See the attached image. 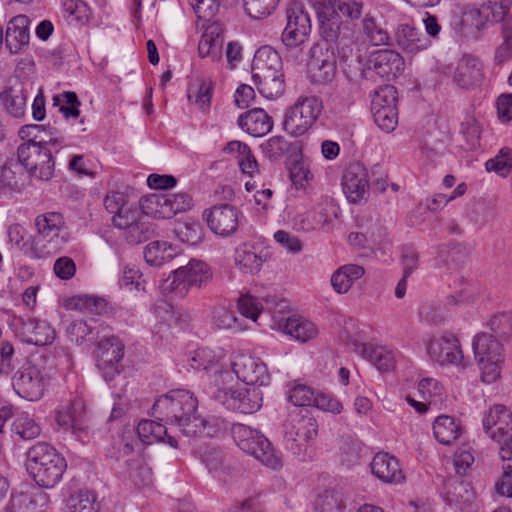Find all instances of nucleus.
Wrapping results in <instances>:
<instances>
[{
    "instance_id": "nucleus-44",
    "label": "nucleus",
    "mask_w": 512,
    "mask_h": 512,
    "mask_svg": "<svg viewBox=\"0 0 512 512\" xmlns=\"http://www.w3.org/2000/svg\"><path fill=\"white\" fill-rule=\"evenodd\" d=\"M346 497L341 489L333 488L321 493L316 502V512H344Z\"/></svg>"
},
{
    "instance_id": "nucleus-35",
    "label": "nucleus",
    "mask_w": 512,
    "mask_h": 512,
    "mask_svg": "<svg viewBox=\"0 0 512 512\" xmlns=\"http://www.w3.org/2000/svg\"><path fill=\"white\" fill-rule=\"evenodd\" d=\"M258 91L268 99L281 96L285 90L284 74L282 71L252 75Z\"/></svg>"
},
{
    "instance_id": "nucleus-27",
    "label": "nucleus",
    "mask_w": 512,
    "mask_h": 512,
    "mask_svg": "<svg viewBox=\"0 0 512 512\" xmlns=\"http://www.w3.org/2000/svg\"><path fill=\"white\" fill-rule=\"evenodd\" d=\"M482 65L478 59L463 57L454 69L453 80L463 89L478 86L482 80Z\"/></svg>"
},
{
    "instance_id": "nucleus-59",
    "label": "nucleus",
    "mask_w": 512,
    "mask_h": 512,
    "mask_svg": "<svg viewBox=\"0 0 512 512\" xmlns=\"http://www.w3.org/2000/svg\"><path fill=\"white\" fill-rule=\"evenodd\" d=\"M503 460V475L497 481L495 489L501 496L512 498V454Z\"/></svg>"
},
{
    "instance_id": "nucleus-49",
    "label": "nucleus",
    "mask_w": 512,
    "mask_h": 512,
    "mask_svg": "<svg viewBox=\"0 0 512 512\" xmlns=\"http://www.w3.org/2000/svg\"><path fill=\"white\" fill-rule=\"evenodd\" d=\"M487 171H494L502 177H506L512 169V150L504 147L499 150L498 154L489 159L485 164Z\"/></svg>"
},
{
    "instance_id": "nucleus-31",
    "label": "nucleus",
    "mask_w": 512,
    "mask_h": 512,
    "mask_svg": "<svg viewBox=\"0 0 512 512\" xmlns=\"http://www.w3.org/2000/svg\"><path fill=\"white\" fill-rule=\"evenodd\" d=\"M23 339L28 344L44 346L50 344L55 338L54 329L43 320L28 319L21 327Z\"/></svg>"
},
{
    "instance_id": "nucleus-42",
    "label": "nucleus",
    "mask_w": 512,
    "mask_h": 512,
    "mask_svg": "<svg viewBox=\"0 0 512 512\" xmlns=\"http://www.w3.org/2000/svg\"><path fill=\"white\" fill-rule=\"evenodd\" d=\"M177 255V248L165 241L150 242L144 250L145 261L151 266H161Z\"/></svg>"
},
{
    "instance_id": "nucleus-14",
    "label": "nucleus",
    "mask_w": 512,
    "mask_h": 512,
    "mask_svg": "<svg viewBox=\"0 0 512 512\" xmlns=\"http://www.w3.org/2000/svg\"><path fill=\"white\" fill-rule=\"evenodd\" d=\"M96 366L105 381H111L120 372V361L124 356V343L115 335L101 334L96 341Z\"/></svg>"
},
{
    "instance_id": "nucleus-48",
    "label": "nucleus",
    "mask_w": 512,
    "mask_h": 512,
    "mask_svg": "<svg viewBox=\"0 0 512 512\" xmlns=\"http://www.w3.org/2000/svg\"><path fill=\"white\" fill-rule=\"evenodd\" d=\"M421 399L434 406L442 402L443 386L434 378H423L417 387Z\"/></svg>"
},
{
    "instance_id": "nucleus-25",
    "label": "nucleus",
    "mask_w": 512,
    "mask_h": 512,
    "mask_svg": "<svg viewBox=\"0 0 512 512\" xmlns=\"http://www.w3.org/2000/svg\"><path fill=\"white\" fill-rule=\"evenodd\" d=\"M224 43L223 27L218 22H213L205 28L198 44L199 56L210 57L218 62L222 59V47Z\"/></svg>"
},
{
    "instance_id": "nucleus-37",
    "label": "nucleus",
    "mask_w": 512,
    "mask_h": 512,
    "mask_svg": "<svg viewBox=\"0 0 512 512\" xmlns=\"http://www.w3.org/2000/svg\"><path fill=\"white\" fill-rule=\"evenodd\" d=\"M364 273V268L356 264L341 266L332 274L331 285L337 293H346L353 283L360 279Z\"/></svg>"
},
{
    "instance_id": "nucleus-10",
    "label": "nucleus",
    "mask_w": 512,
    "mask_h": 512,
    "mask_svg": "<svg viewBox=\"0 0 512 512\" xmlns=\"http://www.w3.org/2000/svg\"><path fill=\"white\" fill-rule=\"evenodd\" d=\"M322 108V102L317 97H300L284 115V130L294 137L304 135L315 123Z\"/></svg>"
},
{
    "instance_id": "nucleus-33",
    "label": "nucleus",
    "mask_w": 512,
    "mask_h": 512,
    "mask_svg": "<svg viewBox=\"0 0 512 512\" xmlns=\"http://www.w3.org/2000/svg\"><path fill=\"white\" fill-rule=\"evenodd\" d=\"M162 421L154 420H141L137 426V434L140 440L144 444H153L155 442L164 441L167 438V442L171 447H177V440L175 437L168 433V429Z\"/></svg>"
},
{
    "instance_id": "nucleus-24",
    "label": "nucleus",
    "mask_w": 512,
    "mask_h": 512,
    "mask_svg": "<svg viewBox=\"0 0 512 512\" xmlns=\"http://www.w3.org/2000/svg\"><path fill=\"white\" fill-rule=\"evenodd\" d=\"M394 36L398 47L409 54H417L431 46V40L426 35L408 24H400Z\"/></svg>"
},
{
    "instance_id": "nucleus-17",
    "label": "nucleus",
    "mask_w": 512,
    "mask_h": 512,
    "mask_svg": "<svg viewBox=\"0 0 512 512\" xmlns=\"http://www.w3.org/2000/svg\"><path fill=\"white\" fill-rule=\"evenodd\" d=\"M210 230L221 237H229L238 229V211L228 204L214 205L203 213Z\"/></svg>"
},
{
    "instance_id": "nucleus-57",
    "label": "nucleus",
    "mask_w": 512,
    "mask_h": 512,
    "mask_svg": "<svg viewBox=\"0 0 512 512\" xmlns=\"http://www.w3.org/2000/svg\"><path fill=\"white\" fill-rule=\"evenodd\" d=\"M143 216L141 210L136 207L128 206L122 209L118 215H113V225L122 230L123 233L129 229L134 223H136Z\"/></svg>"
},
{
    "instance_id": "nucleus-52",
    "label": "nucleus",
    "mask_w": 512,
    "mask_h": 512,
    "mask_svg": "<svg viewBox=\"0 0 512 512\" xmlns=\"http://www.w3.org/2000/svg\"><path fill=\"white\" fill-rule=\"evenodd\" d=\"M263 154L271 160H278L289 151L290 144L281 136H274L261 144Z\"/></svg>"
},
{
    "instance_id": "nucleus-26",
    "label": "nucleus",
    "mask_w": 512,
    "mask_h": 512,
    "mask_svg": "<svg viewBox=\"0 0 512 512\" xmlns=\"http://www.w3.org/2000/svg\"><path fill=\"white\" fill-rule=\"evenodd\" d=\"M29 24L30 19L26 15H17L9 21L5 45L10 53H18L28 45L30 39Z\"/></svg>"
},
{
    "instance_id": "nucleus-23",
    "label": "nucleus",
    "mask_w": 512,
    "mask_h": 512,
    "mask_svg": "<svg viewBox=\"0 0 512 512\" xmlns=\"http://www.w3.org/2000/svg\"><path fill=\"white\" fill-rule=\"evenodd\" d=\"M107 329V325L98 323L94 318L75 319L67 326L66 333L71 342L82 345L87 342L96 343Z\"/></svg>"
},
{
    "instance_id": "nucleus-60",
    "label": "nucleus",
    "mask_w": 512,
    "mask_h": 512,
    "mask_svg": "<svg viewBox=\"0 0 512 512\" xmlns=\"http://www.w3.org/2000/svg\"><path fill=\"white\" fill-rule=\"evenodd\" d=\"M213 322L222 329L243 330L234 312L223 307L214 311Z\"/></svg>"
},
{
    "instance_id": "nucleus-46",
    "label": "nucleus",
    "mask_w": 512,
    "mask_h": 512,
    "mask_svg": "<svg viewBox=\"0 0 512 512\" xmlns=\"http://www.w3.org/2000/svg\"><path fill=\"white\" fill-rule=\"evenodd\" d=\"M329 220V215L323 207L314 208L297 216L299 229L309 232L323 227Z\"/></svg>"
},
{
    "instance_id": "nucleus-61",
    "label": "nucleus",
    "mask_w": 512,
    "mask_h": 512,
    "mask_svg": "<svg viewBox=\"0 0 512 512\" xmlns=\"http://www.w3.org/2000/svg\"><path fill=\"white\" fill-rule=\"evenodd\" d=\"M504 362L505 359L478 361L482 381L491 384L499 379Z\"/></svg>"
},
{
    "instance_id": "nucleus-54",
    "label": "nucleus",
    "mask_w": 512,
    "mask_h": 512,
    "mask_svg": "<svg viewBox=\"0 0 512 512\" xmlns=\"http://www.w3.org/2000/svg\"><path fill=\"white\" fill-rule=\"evenodd\" d=\"M218 364L215 352L207 347L199 348L190 360V366L195 370H209Z\"/></svg>"
},
{
    "instance_id": "nucleus-5",
    "label": "nucleus",
    "mask_w": 512,
    "mask_h": 512,
    "mask_svg": "<svg viewBox=\"0 0 512 512\" xmlns=\"http://www.w3.org/2000/svg\"><path fill=\"white\" fill-rule=\"evenodd\" d=\"M319 22V32L326 42H334L340 35L341 16L358 19L362 13L361 0H310Z\"/></svg>"
},
{
    "instance_id": "nucleus-39",
    "label": "nucleus",
    "mask_w": 512,
    "mask_h": 512,
    "mask_svg": "<svg viewBox=\"0 0 512 512\" xmlns=\"http://www.w3.org/2000/svg\"><path fill=\"white\" fill-rule=\"evenodd\" d=\"M361 355L374 364L381 371L392 370L395 366V357L391 350L383 346L374 347L371 344L359 346Z\"/></svg>"
},
{
    "instance_id": "nucleus-64",
    "label": "nucleus",
    "mask_w": 512,
    "mask_h": 512,
    "mask_svg": "<svg viewBox=\"0 0 512 512\" xmlns=\"http://www.w3.org/2000/svg\"><path fill=\"white\" fill-rule=\"evenodd\" d=\"M168 209L171 212V218L179 212L188 210L191 206V198L186 193H165Z\"/></svg>"
},
{
    "instance_id": "nucleus-3",
    "label": "nucleus",
    "mask_w": 512,
    "mask_h": 512,
    "mask_svg": "<svg viewBox=\"0 0 512 512\" xmlns=\"http://www.w3.org/2000/svg\"><path fill=\"white\" fill-rule=\"evenodd\" d=\"M62 139L27 140L17 149V158L31 179L49 181L55 171L53 151L58 152Z\"/></svg>"
},
{
    "instance_id": "nucleus-28",
    "label": "nucleus",
    "mask_w": 512,
    "mask_h": 512,
    "mask_svg": "<svg viewBox=\"0 0 512 512\" xmlns=\"http://www.w3.org/2000/svg\"><path fill=\"white\" fill-rule=\"evenodd\" d=\"M370 466L372 474L385 483H399L404 478L398 460L388 453H377Z\"/></svg>"
},
{
    "instance_id": "nucleus-8",
    "label": "nucleus",
    "mask_w": 512,
    "mask_h": 512,
    "mask_svg": "<svg viewBox=\"0 0 512 512\" xmlns=\"http://www.w3.org/2000/svg\"><path fill=\"white\" fill-rule=\"evenodd\" d=\"M212 278L209 266L201 261L192 259L187 265L172 271L161 285L165 293L174 292L184 296L191 287L200 288L206 285Z\"/></svg>"
},
{
    "instance_id": "nucleus-19",
    "label": "nucleus",
    "mask_w": 512,
    "mask_h": 512,
    "mask_svg": "<svg viewBox=\"0 0 512 512\" xmlns=\"http://www.w3.org/2000/svg\"><path fill=\"white\" fill-rule=\"evenodd\" d=\"M429 355L441 365H459L463 359L459 341L452 334L433 338L427 345Z\"/></svg>"
},
{
    "instance_id": "nucleus-50",
    "label": "nucleus",
    "mask_w": 512,
    "mask_h": 512,
    "mask_svg": "<svg viewBox=\"0 0 512 512\" xmlns=\"http://www.w3.org/2000/svg\"><path fill=\"white\" fill-rule=\"evenodd\" d=\"M12 430L23 440H31L38 437L41 433L39 424L27 414L20 415L14 422Z\"/></svg>"
},
{
    "instance_id": "nucleus-9",
    "label": "nucleus",
    "mask_w": 512,
    "mask_h": 512,
    "mask_svg": "<svg viewBox=\"0 0 512 512\" xmlns=\"http://www.w3.org/2000/svg\"><path fill=\"white\" fill-rule=\"evenodd\" d=\"M485 433L500 446V457L512 454V411L503 405H494L483 417Z\"/></svg>"
},
{
    "instance_id": "nucleus-53",
    "label": "nucleus",
    "mask_w": 512,
    "mask_h": 512,
    "mask_svg": "<svg viewBox=\"0 0 512 512\" xmlns=\"http://www.w3.org/2000/svg\"><path fill=\"white\" fill-rule=\"evenodd\" d=\"M491 331L494 338L508 340L512 337V314L501 313L490 320Z\"/></svg>"
},
{
    "instance_id": "nucleus-32",
    "label": "nucleus",
    "mask_w": 512,
    "mask_h": 512,
    "mask_svg": "<svg viewBox=\"0 0 512 512\" xmlns=\"http://www.w3.org/2000/svg\"><path fill=\"white\" fill-rule=\"evenodd\" d=\"M477 361L505 359L504 347L498 339L487 333H479L473 340Z\"/></svg>"
},
{
    "instance_id": "nucleus-34",
    "label": "nucleus",
    "mask_w": 512,
    "mask_h": 512,
    "mask_svg": "<svg viewBox=\"0 0 512 512\" xmlns=\"http://www.w3.org/2000/svg\"><path fill=\"white\" fill-rule=\"evenodd\" d=\"M234 262L241 272L253 275L260 271L263 259L254 245L243 243L235 250Z\"/></svg>"
},
{
    "instance_id": "nucleus-56",
    "label": "nucleus",
    "mask_w": 512,
    "mask_h": 512,
    "mask_svg": "<svg viewBox=\"0 0 512 512\" xmlns=\"http://www.w3.org/2000/svg\"><path fill=\"white\" fill-rule=\"evenodd\" d=\"M199 19L212 20L221 7L220 0H189Z\"/></svg>"
},
{
    "instance_id": "nucleus-11",
    "label": "nucleus",
    "mask_w": 512,
    "mask_h": 512,
    "mask_svg": "<svg viewBox=\"0 0 512 512\" xmlns=\"http://www.w3.org/2000/svg\"><path fill=\"white\" fill-rule=\"evenodd\" d=\"M318 435V424L311 416H296L289 419L286 425V447L295 456L304 460L308 454L310 442Z\"/></svg>"
},
{
    "instance_id": "nucleus-18",
    "label": "nucleus",
    "mask_w": 512,
    "mask_h": 512,
    "mask_svg": "<svg viewBox=\"0 0 512 512\" xmlns=\"http://www.w3.org/2000/svg\"><path fill=\"white\" fill-rule=\"evenodd\" d=\"M15 392L29 401L40 399L44 392L42 375L33 365H26L19 369L12 382Z\"/></svg>"
},
{
    "instance_id": "nucleus-16",
    "label": "nucleus",
    "mask_w": 512,
    "mask_h": 512,
    "mask_svg": "<svg viewBox=\"0 0 512 512\" xmlns=\"http://www.w3.org/2000/svg\"><path fill=\"white\" fill-rule=\"evenodd\" d=\"M232 369L237 378L249 386H266L271 380L266 364L260 358L248 354L235 355Z\"/></svg>"
},
{
    "instance_id": "nucleus-6",
    "label": "nucleus",
    "mask_w": 512,
    "mask_h": 512,
    "mask_svg": "<svg viewBox=\"0 0 512 512\" xmlns=\"http://www.w3.org/2000/svg\"><path fill=\"white\" fill-rule=\"evenodd\" d=\"M511 6V0H482L478 6L467 8L456 24V30L464 37H478L487 25L504 20Z\"/></svg>"
},
{
    "instance_id": "nucleus-41",
    "label": "nucleus",
    "mask_w": 512,
    "mask_h": 512,
    "mask_svg": "<svg viewBox=\"0 0 512 512\" xmlns=\"http://www.w3.org/2000/svg\"><path fill=\"white\" fill-rule=\"evenodd\" d=\"M142 214L156 219H170L171 212L168 209L165 193H154L140 199Z\"/></svg>"
},
{
    "instance_id": "nucleus-62",
    "label": "nucleus",
    "mask_w": 512,
    "mask_h": 512,
    "mask_svg": "<svg viewBox=\"0 0 512 512\" xmlns=\"http://www.w3.org/2000/svg\"><path fill=\"white\" fill-rule=\"evenodd\" d=\"M128 475L136 486L146 485L150 481V470L139 460L130 459L127 461Z\"/></svg>"
},
{
    "instance_id": "nucleus-38",
    "label": "nucleus",
    "mask_w": 512,
    "mask_h": 512,
    "mask_svg": "<svg viewBox=\"0 0 512 512\" xmlns=\"http://www.w3.org/2000/svg\"><path fill=\"white\" fill-rule=\"evenodd\" d=\"M433 433L439 443L450 445L461 435L462 428L454 417L441 415L433 423Z\"/></svg>"
},
{
    "instance_id": "nucleus-43",
    "label": "nucleus",
    "mask_w": 512,
    "mask_h": 512,
    "mask_svg": "<svg viewBox=\"0 0 512 512\" xmlns=\"http://www.w3.org/2000/svg\"><path fill=\"white\" fill-rule=\"evenodd\" d=\"M67 307L82 313L102 315L107 313V301L98 296L78 295L67 301Z\"/></svg>"
},
{
    "instance_id": "nucleus-4",
    "label": "nucleus",
    "mask_w": 512,
    "mask_h": 512,
    "mask_svg": "<svg viewBox=\"0 0 512 512\" xmlns=\"http://www.w3.org/2000/svg\"><path fill=\"white\" fill-rule=\"evenodd\" d=\"M27 470L43 488H53L67 467L65 459L46 442H37L27 451Z\"/></svg>"
},
{
    "instance_id": "nucleus-63",
    "label": "nucleus",
    "mask_w": 512,
    "mask_h": 512,
    "mask_svg": "<svg viewBox=\"0 0 512 512\" xmlns=\"http://www.w3.org/2000/svg\"><path fill=\"white\" fill-rule=\"evenodd\" d=\"M201 457L208 470L221 479V474L224 472L221 451L216 448H206Z\"/></svg>"
},
{
    "instance_id": "nucleus-47",
    "label": "nucleus",
    "mask_w": 512,
    "mask_h": 512,
    "mask_svg": "<svg viewBox=\"0 0 512 512\" xmlns=\"http://www.w3.org/2000/svg\"><path fill=\"white\" fill-rule=\"evenodd\" d=\"M154 234L152 224L143 215L136 223L127 229L123 236L128 244L136 245L149 240Z\"/></svg>"
},
{
    "instance_id": "nucleus-55",
    "label": "nucleus",
    "mask_w": 512,
    "mask_h": 512,
    "mask_svg": "<svg viewBox=\"0 0 512 512\" xmlns=\"http://www.w3.org/2000/svg\"><path fill=\"white\" fill-rule=\"evenodd\" d=\"M238 310L244 317L256 322L263 310V306L256 297L244 294L238 299Z\"/></svg>"
},
{
    "instance_id": "nucleus-40",
    "label": "nucleus",
    "mask_w": 512,
    "mask_h": 512,
    "mask_svg": "<svg viewBox=\"0 0 512 512\" xmlns=\"http://www.w3.org/2000/svg\"><path fill=\"white\" fill-rule=\"evenodd\" d=\"M283 331L300 342H307L318 334V329L313 322L297 316L286 319Z\"/></svg>"
},
{
    "instance_id": "nucleus-29",
    "label": "nucleus",
    "mask_w": 512,
    "mask_h": 512,
    "mask_svg": "<svg viewBox=\"0 0 512 512\" xmlns=\"http://www.w3.org/2000/svg\"><path fill=\"white\" fill-rule=\"evenodd\" d=\"M239 126L254 137H262L273 128L272 117L261 108H254L243 113L238 118Z\"/></svg>"
},
{
    "instance_id": "nucleus-21",
    "label": "nucleus",
    "mask_w": 512,
    "mask_h": 512,
    "mask_svg": "<svg viewBox=\"0 0 512 512\" xmlns=\"http://www.w3.org/2000/svg\"><path fill=\"white\" fill-rule=\"evenodd\" d=\"M369 69L382 78L399 76L405 67L404 58L396 51L383 49L374 52L369 58Z\"/></svg>"
},
{
    "instance_id": "nucleus-15",
    "label": "nucleus",
    "mask_w": 512,
    "mask_h": 512,
    "mask_svg": "<svg viewBox=\"0 0 512 512\" xmlns=\"http://www.w3.org/2000/svg\"><path fill=\"white\" fill-rule=\"evenodd\" d=\"M287 23L281 35V41L287 48H296L304 44L311 33V20L302 5H290L286 10Z\"/></svg>"
},
{
    "instance_id": "nucleus-30",
    "label": "nucleus",
    "mask_w": 512,
    "mask_h": 512,
    "mask_svg": "<svg viewBox=\"0 0 512 512\" xmlns=\"http://www.w3.org/2000/svg\"><path fill=\"white\" fill-rule=\"evenodd\" d=\"M0 101L6 114L21 119L26 114L27 92L22 83L10 85L0 93Z\"/></svg>"
},
{
    "instance_id": "nucleus-7",
    "label": "nucleus",
    "mask_w": 512,
    "mask_h": 512,
    "mask_svg": "<svg viewBox=\"0 0 512 512\" xmlns=\"http://www.w3.org/2000/svg\"><path fill=\"white\" fill-rule=\"evenodd\" d=\"M232 434L241 450L252 455L265 466L271 469L282 466L281 457L260 431L243 424H236L232 428Z\"/></svg>"
},
{
    "instance_id": "nucleus-20",
    "label": "nucleus",
    "mask_w": 512,
    "mask_h": 512,
    "mask_svg": "<svg viewBox=\"0 0 512 512\" xmlns=\"http://www.w3.org/2000/svg\"><path fill=\"white\" fill-rule=\"evenodd\" d=\"M342 188L350 202L361 201L368 189L366 168L359 162L350 163L342 178Z\"/></svg>"
},
{
    "instance_id": "nucleus-58",
    "label": "nucleus",
    "mask_w": 512,
    "mask_h": 512,
    "mask_svg": "<svg viewBox=\"0 0 512 512\" xmlns=\"http://www.w3.org/2000/svg\"><path fill=\"white\" fill-rule=\"evenodd\" d=\"M314 396V391L310 387L296 384L288 392V401L295 406H310Z\"/></svg>"
},
{
    "instance_id": "nucleus-2",
    "label": "nucleus",
    "mask_w": 512,
    "mask_h": 512,
    "mask_svg": "<svg viewBox=\"0 0 512 512\" xmlns=\"http://www.w3.org/2000/svg\"><path fill=\"white\" fill-rule=\"evenodd\" d=\"M37 233L33 236L26 254L35 259H44L59 253L69 240L64 217L58 212H46L35 219Z\"/></svg>"
},
{
    "instance_id": "nucleus-36",
    "label": "nucleus",
    "mask_w": 512,
    "mask_h": 512,
    "mask_svg": "<svg viewBox=\"0 0 512 512\" xmlns=\"http://www.w3.org/2000/svg\"><path fill=\"white\" fill-rule=\"evenodd\" d=\"M282 71V61L270 46L260 47L252 61V75Z\"/></svg>"
},
{
    "instance_id": "nucleus-45",
    "label": "nucleus",
    "mask_w": 512,
    "mask_h": 512,
    "mask_svg": "<svg viewBox=\"0 0 512 512\" xmlns=\"http://www.w3.org/2000/svg\"><path fill=\"white\" fill-rule=\"evenodd\" d=\"M67 512H99L96 496L88 491L71 495L66 501Z\"/></svg>"
},
{
    "instance_id": "nucleus-51",
    "label": "nucleus",
    "mask_w": 512,
    "mask_h": 512,
    "mask_svg": "<svg viewBox=\"0 0 512 512\" xmlns=\"http://www.w3.org/2000/svg\"><path fill=\"white\" fill-rule=\"evenodd\" d=\"M279 0H244L247 14L254 19H263L275 10Z\"/></svg>"
},
{
    "instance_id": "nucleus-13",
    "label": "nucleus",
    "mask_w": 512,
    "mask_h": 512,
    "mask_svg": "<svg viewBox=\"0 0 512 512\" xmlns=\"http://www.w3.org/2000/svg\"><path fill=\"white\" fill-rule=\"evenodd\" d=\"M260 386H251L240 389L218 388L214 393L216 401L227 409L238 411L243 414L257 412L263 402V393Z\"/></svg>"
},
{
    "instance_id": "nucleus-12",
    "label": "nucleus",
    "mask_w": 512,
    "mask_h": 512,
    "mask_svg": "<svg viewBox=\"0 0 512 512\" xmlns=\"http://www.w3.org/2000/svg\"><path fill=\"white\" fill-rule=\"evenodd\" d=\"M398 93L394 86L384 85L375 90L371 111L375 123L385 132L393 131L398 123Z\"/></svg>"
},
{
    "instance_id": "nucleus-1",
    "label": "nucleus",
    "mask_w": 512,
    "mask_h": 512,
    "mask_svg": "<svg viewBox=\"0 0 512 512\" xmlns=\"http://www.w3.org/2000/svg\"><path fill=\"white\" fill-rule=\"evenodd\" d=\"M197 398L188 390L175 389L158 398L152 406L157 420L173 426L187 437H213L217 428L211 422L196 416Z\"/></svg>"
},
{
    "instance_id": "nucleus-22",
    "label": "nucleus",
    "mask_w": 512,
    "mask_h": 512,
    "mask_svg": "<svg viewBox=\"0 0 512 512\" xmlns=\"http://www.w3.org/2000/svg\"><path fill=\"white\" fill-rule=\"evenodd\" d=\"M311 60L309 66L318 81L330 82L337 71V61L334 49L328 45L322 48L318 45L311 48Z\"/></svg>"
}]
</instances>
